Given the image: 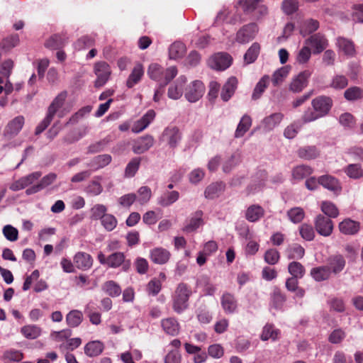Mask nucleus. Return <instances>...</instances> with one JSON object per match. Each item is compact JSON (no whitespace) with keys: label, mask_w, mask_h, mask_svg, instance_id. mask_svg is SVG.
<instances>
[{"label":"nucleus","mask_w":363,"mask_h":363,"mask_svg":"<svg viewBox=\"0 0 363 363\" xmlns=\"http://www.w3.org/2000/svg\"><path fill=\"white\" fill-rule=\"evenodd\" d=\"M286 300V294L279 286H274L269 294V306L277 311H284Z\"/></svg>","instance_id":"nucleus-9"},{"label":"nucleus","mask_w":363,"mask_h":363,"mask_svg":"<svg viewBox=\"0 0 363 363\" xmlns=\"http://www.w3.org/2000/svg\"><path fill=\"white\" fill-rule=\"evenodd\" d=\"M321 211L330 218H336L339 215V211L336 206L331 201H325L321 203Z\"/></svg>","instance_id":"nucleus-58"},{"label":"nucleus","mask_w":363,"mask_h":363,"mask_svg":"<svg viewBox=\"0 0 363 363\" xmlns=\"http://www.w3.org/2000/svg\"><path fill=\"white\" fill-rule=\"evenodd\" d=\"M102 177L101 176L94 177L89 183L85 189L86 194L91 196H98L103 191V187L100 183Z\"/></svg>","instance_id":"nucleus-46"},{"label":"nucleus","mask_w":363,"mask_h":363,"mask_svg":"<svg viewBox=\"0 0 363 363\" xmlns=\"http://www.w3.org/2000/svg\"><path fill=\"white\" fill-rule=\"evenodd\" d=\"M73 262L77 269L86 271L91 268L94 259L91 255L84 252H78L74 255Z\"/></svg>","instance_id":"nucleus-18"},{"label":"nucleus","mask_w":363,"mask_h":363,"mask_svg":"<svg viewBox=\"0 0 363 363\" xmlns=\"http://www.w3.org/2000/svg\"><path fill=\"white\" fill-rule=\"evenodd\" d=\"M262 0H245L240 1L239 4L242 6L243 11L247 13L255 12L256 17L261 18L267 13V8L264 5H259Z\"/></svg>","instance_id":"nucleus-17"},{"label":"nucleus","mask_w":363,"mask_h":363,"mask_svg":"<svg viewBox=\"0 0 363 363\" xmlns=\"http://www.w3.org/2000/svg\"><path fill=\"white\" fill-rule=\"evenodd\" d=\"M112 157L110 155H99L93 157L86 163V167H90L92 170L96 171L104 168L111 163Z\"/></svg>","instance_id":"nucleus-28"},{"label":"nucleus","mask_w":363,"mask_h":363,"mask_svg":"<svg viewBox=\"0 0 363 363\" xmlns=\"http://www.w3.org/2000/svg\"><path fill=\"white\" fill-rule=\"evenodd\" d=\"M298 156L303 160H313L319 155V150L315 146H305L297 151Z\"/></svg>","instance_id":"nucleus-44"},{"label":"nucleus","mask_w":363,"mask_h":363,"mask_svg":"<svg viewBox=\"0 0 363 363\" xmlns=\"http://www.w3.org/2000/svg\"><path fill=\"white\" fill-rule=\"evenodd\" d=\"M21 333L28 339H35L40 335V328L36 325H26L21 328Z\"/></svg>","instance_id":"nucleus-60"},{"label":"nucleus","mask_w":363,"mask_h":363,"mask_svg":"<svg viewBox=\"0 0 363 363\" xmlns=\"http://www.w3.org/2000/svg\"><path fill=\"white\" fill-rule=\"evenodd\" d=\"M25 123V118L23 116H18L10 121L5 126L4 135L8 139L16 137L21 130Z\"/></svg>","instance_id":"nucleus-10"},{"label":"nucleus","mask_w":363,"mask_h":363,"mask_svg":"<svg viewBox=\"0 0 363 363\" xmlns=\"http://www.w3.org/2000/svg\"><path fill=\"white\" fill-rule=\"evenodd\" d=\"M319 184L335 195L340 194L342 191V185L340 180L330 174L320 176Z\"/></svg>","instance_id":"nucleus-14"},{"label":"nucleus","mask_w":363,"mask_h":363,"mask_svg":"<svg viewBox=\"0 0 363 363\" xmlns=\"http://www.w3.org/2000/svg\"><path fill=\"white\" fill-rule=\"evenodd\" d=\"M205 86L203 82L195 80L186 88L184 96L188 101L195 103L203 96Z\"/></svg>","instance_id":"nucleus-8"},{"label":"nucleus","mask_w":363,"mask_h":363,"mask_svg":"<svg viewBox=\"0 0 363 363\" xmlns=\"http://www.w3.org/2000/svg\"><path fill=\"white\" fill-rule=\"evenodd\" d=\"M299 233L301 238L307 241H311L314 239L315 231L311 225L303 223L299 227Z\"/></svg>","instance_id":"nucleus-63"},{"label":"nucleus","mask_w":363,"mask_h":363,"mask_svg":"<svg viewBox=\"0 0 363 363\" xmlns=\"http://www.w3.org/2000/svg\"><path fill=\"white\" fill-rule=\"evenodd\" d=\"M279 330L275 329L272 324H267L262 330L260 338L263 341L272 339L273 341L279 338Z\"/></svg>","instance_id":"nucleus-49"},{"label":"nucleus","mask_w":363,"mask_h":363,"mask_svg":"<svg viewBox=\"0 0 363 363\" xmlns=\"http://www.w3.org/2000/svg\"><path fill=\"white\" fill-rule=\"evenodd\" d=\"M337 45L340 50L349 57H353L356 53L354 43L350 39L339 37L337 39Z\"/></svg>","instance_id":"nucleus-35"},{"label":"nucleus","mask_w":363,"mask_h":363,"mask_svg":"<svg viewBox=\"0 0 363 363\" xmlns=\"http://www.w3.org/2000/svg\"><path fill=\"white\" fill-rule=\"evenodd\" d=\"M154 141L153 137L150 135L140 137L134 141L132 150L135 154H143L153 145Z\"/></svg>","instance_id":"nucleus-19"},{"label":"nucleus","mask_w":363,"mask_h":363,"mask_svg":"<svg viewBox=\"0 0 363 363\" xmlns=\"http://www.w3.org/2000/svg\"><path fill=\"white\" fill-rule=\"evenodd\" d=\"M319 28V22L317 20L314 19H308L305 21L301 28H300V33L303 37L309 35L315 30H317Z\"/></svg>","instance_id":"nucleus-52"},{"label":"nucleus","mask_w":363,"mask_h":363,"mask_svg":"<svg viewBox=\"0 0 363 363\" xmlns=\"http://www.w3.org/2000/svg\"><path fill=\"white\" fill-rule=\"evenodd\" d=\"M251 125H252L251 117L247 114L244 115L241 118V119L237 126V128L235 132V138H238L242 137L250 129V128L251 127Z\"/></svg>","instance_id":"nucleus-40"},{"label":"nucleus","mask_w":363,"mask_h":363,"mask_svg":"<svg viewBox=\"0 0 363 363\" xmlns=\"http://www.w3.org/2000/svg\"><path fill=\"white\" fill-rule=\"evenodd\" d=\"M101 223L106 230L111 232L116 228L118 220L113 215L106 213L101 220Z\"/></svg>","instance_id":"nucleus-61"},{"label":"nucleus","mask_w":363,"mask_h":363,"mask_svg":"<svg viewBox=\"0 0 363 363\" xmlns=\"http://www.w3.org/2000/svg\"><path fill=\"white\" fill-rule=\"evenodd\" d=\"M264 209L258 204L250 205L245 211V217L247 220L251 223H255L264 217Z\"/></svg>","instance_id":"nucleus-27"},{"label":"nucleus","mask_w":363,"mask_h":363,"mask_svg":"<svg viewBox=\"0 0 363 363\" xmlns=\"http://www.w3.org/2000/svg\"><path fill=\"white\" fill-rule=\"evenodd\" d=\"M66 96L67 92L62 91L53 99L48 106L46 116L35 128L36 135L42 133L50 125L57 111L63 106Z\"/></svg>","instance_id":"nucleus-3"},{"label":"nucleus","mask_w":363,"mask_h":363,"mask_svg":"<svg viewBox=\"0 0 363 363\" xmlns=\"http://www.w3.org/2000/svg\"><path fill=\"white\" fill-rule=\"evenodd\" d=\"M171 253L165 248L157 247L150 251V259L157 264H164L170 259Z\"/></svg>","instance_id":"nucleus-20"},{"label":"nucleus","mask_w":363,"mask_h":363,"mask_svg":"<svg viewBox=\"0 0 363 363\" xmlns=\"http://www.w3.org/2000/svg\"><path fill=\"white\" fill-rule=\"evenodd\" d=\"M91 220H101L106 214L107 208L104 204H96L91 208Z\"/></svg>","instance_id":"nucleus-62"},{"label":"nucleus","mask_w":363,"mask_h":363,"mask_svg":"<svg viewBox=\"0 0 363 363\" xmlns=\"http://www.w3.org/2000/svg\"><path fill=\"white\" fill-rule=\"evenodd\" d=\"M94 74L96 75L94 86L96 88H100L105 85L108 81L111 74V67L106 62H97L94 65Z\"/></svg>","instance_id":"nucleus-5"},{"label":"nucleus","mask_w":363,"mask_h":363,"mask_svg":"<svg viewBox=\"0 0 363 363\" xmlns=\"http://www.w3.org/2000/svg\"><path fill=\"white\" fill-rule=\"evenodd\" d=\"M97 259L101 264L113 269L121 267L123 272H128L131 267V261L126 259L122 252H113L107 257L102 252H99Z\"/></svg>","instance_id":"nucleus-1"},{"label":"nucleus","mask_w":363,"mask_h":363,"mask_svg":"<svg viewBox=\"0 0 363 363\" xmlns=\"http://www.w3.org/2000/svg\"><path fill=\"white\" fill-rule=\"evenodd\" d=\"M298 278L289 277L285 282V287L287 291L295 294L294 298H302L306 294L305 289L298 286Z\"/></svg>","instance_id":"nucleus-32"},{"label":"nucleus","mask_w":363,"mask_h":363,"mask_svg":"<svg viewBox=\"0 0 363 363\" xmlns=\"http://www.w3.org/2000/svg\"><path fill=\"white\" fill-rule=\"evenodd\" d=\"M359 228V223L350 218H346L339 224L340 231L345 235H354L358 233Z\"/></svg>","instance_id":"nucleus-30"},{"label":"nucleus","mask_w":363,"mask_h":363,"mask_svg":"<svg viewBox=\"0 0 363 363\" xmlns=\"http://www.w3.org/2000/svg\"><path fill=\"white\" fill-rule=\"evenodd\" d=\"M161 325L164 331L172 336H176L180 330V325L177 320L174 318H167L163 319Z\"/></svg>","instance_id":"nucleus-33"},{"label":"nucleus","mask_w":363,"mask_h":363,"mask_svg":"<svg viewBox=\"0 0 363 363\" xmlns=\"http://www.w3.org/2000/svg\"><path fill=\"white\" fill-rule=\"evenodd\" d=\"M258 30V26L255 23L244 25L236 33L235 41L239 44H246L255 38Z\"/></svg>","instance_id":"nucleus-6"},{"label":"nucleus","mask_w":363,"mask_h":363,"mask_svg":"<svg viewBox=\"0 0 363 363\" xmlns=\"http://www.w3.org/2000/svg\"><path fill=\"white\" fill-rule=\"evenodd\" d=\"M186 52L185 45L179 41L173 43L169 48V55L170 59L177 60L182 58Z\"/></svg>","instance_id":"nucleus-43"},{"label":"nucleus","mask_w":363,"mask_h":363,"mask_svg":"<svg viewBox=\"0 0 363 363\" xmlns=\"http://www.w3.org/2000/svg\"><path fill=\"white\" fill-rule=\"evenodd\" d=\"M186 82L185 76H180L168 89V97L177 100L179 99L184 92V86Z\"/></svg>","instance_id":"nucleus-24"},{"label":"nucleus","mask_w":363,"mask_h":363,"mask_svg":"<svg viewBox=\"0 0 363 363\" xmlns=\"http://www.w3.org/2000/svg\"><path fill=\"white\" fill-rule=\"evenodd\" d=\"M83 320L82 313L78 310H72L66 315L67 325L71 328L79 326Z\"/></svg>","instance_id":"nucleus-51"},{"label":"nucleus","mask_w":363,"mask_h":363,"mask_svg":"<svg viewBox=\"0 0 363 363\" xmlns=\"http://www.w3.org/2000/svg\"><path fill=\"white\" fill-rule=\"evenodd\" d=\"M284 118L281 113H274L266 116L261 122V125L265 132H269L274 130L279 125Z\"/></svg>","instance_id":"nucleus-23"},{"label":"nucleus","mask_w":363,"mask_h":363,"mask_svg":"<svg viewBox=\"0 0 363 363\" xmlns=\"http://www.w3.org/2000/svg\"><path fill=\"white\" fill-rule=\"evenodd\" d=\"M238 81L235 77H230L223 84L221 92L220 98L224 102L228 101L234 95L238 88Z\"/></svg>","instance_id":"nucleus-21"},{"label":"nucleus","mask_w":363,"mask_h":363,"mask_svg":"<svg viewBox=\"0 0 363 363\" xmlns=\"http://www.w3.org/2000/svg\"><path fill=\"white\" fill-rule=\"evenodd\" d=\"M305 44L313 48V53L318 55L322 52L328 45L326 38L320 33L311 35L306 40Z\"/></svg>","instance_id":"nucleus-13"},{"label":"nucleus","mask_w":363,"mask_h":363,"mask_svg":"<svg viewBox=\"0 0 363 363\" xmlns=\"http://www.w3.org/2000/svg\"><path fill=\"white\" fill-rule=\"evenodd\" d=\"M288 272L291 275V277L302 279L306 273V269L301 263L293 261L288 265Z\"/></svg>","instance_id":"nucleus-50"},{"label":"nucleus","mask_w":363,"mask_h":363,"mask_svg":"<svg viewBox=\"0 0 363 363\" xmlns=\"http://www.w3.org/2000/svg\"><path fill=\"white\" fill-rule=\"evenodd\" d=\"M344 97L348 101H355L363 99V89L359 86H351L344 92Z\"/></svg>","instance_id":"nucleus-48"},{"label":"nucleus","mask_w":363,"mask_h":363,"mask_svg":"<svg viewBox=\"0 0 363 363\" xmlns=\"http://www.w3.org/2000/svg\"><path fill=\"white\" fill-rule=\"evenodd\" d=\"M286 214L290 221L294 223H301L305 217V212L301 207L291 208Z\"/></svg>","instance_id":"nucleus-57"},{"label":"nucleus","mask_w":363,"mask_h":363,"mask_svg":"<svg viewBox=\"0 0 363 363\" xmlns=\"http://www.w3.org/2000/svg\"><path fill=\"white\" fill-rule=\"evenodd\" d=\"M143 74H144L143 67L140 63H138L134 67L131 73L130 74V75L126 81V86L130 89L133 88L135 84H137L141 80Z\"/></svg>","instance_id":"nucleus-34"},{"label":"nucleus","mask_w":363,"mask_h":363,"mask_svg":"<svg viewBox=\"0 0 363 363\" xmlns=\"http://www.w3.org/2000/svg\"><path fill=\"white\" fill-rule=\"evenodd\" d=\"M327 263L326 267L330 269V274H337L344 269L346 261L342 255L337 254L330 256L327 259Z\"/></svg>","instance_id":"nucleus-22"},{"label":"nucleus","mask_w":363,"mask_h":363,"mask_svg":"<svg viewBox=\"0 0 363 363\" xmlns=\"http://www.w3.org/2000/svg\"><path fill=\"white\" fill-rule=\"evenodd\" d=\"M233 62L232 57L226 52H218L210 60V66L217 70H225L228 68Z\"/></svg>","instance_id":"nucleus-15"},{"label":"nucleus","mask_w":363,"mask_h":363,"mask_svg":"<svg viewBox=\"0 0 363 363\" xmlns=\"http://www.w3.org/2000/svg\"><path fill=\"white\" fill-rule=\"evenodd\" d=\"M344 172L353 179H358L363 177V169L359 164H348L344 168Z\"/></svg>","instance_id":"nucleus-53"},{"label":"nucleus","mask_w":363,"mask_h":363,"mask_svg":"<svg viewBox=\"0 0 363 363\" xmlns=\"http://www.w3.org/2000/svg\"><path fill=\"white\" fill-rule=\"evenodd\" d=\"M177 74V69L174 66L164 69L160 65L152 63L150 65L147 69V75L149 77L163 86H167Z\"/></svg>","instance_id":"nucleus-2"},{"label":"nucleus","mask_w":363,"mask_h":363,"mask_svg":"<svg viewBox=\"0 0 363 363\" xmlns=\"http://www.w3.org/2000/svg\"><path fill=\"white\" fill-rule=\"evenodd\" d=\"M311 72L306 69L294 77L289 84V90L294 93L301 92L308 84Z\"/></svg>","instance_id":"nucleus-11"},{"label":"nucleus","mask_w":363,"mask_h":363,"mask_svg":"<svg viewBox=\"0 0 363 363\" xmlns=\"http://www.w3.org/2000/svg\"><path fill=\"white\" fill-rule=\"evenodd\" d=\"M221 306L227 314L234 313L238 308V303L233 294L225 292L220 298Z\"/></svg>","instance_id":"nucleus-25"},{"label":"nucleus","mask_w":363,"mask_h":363,"mask_svg":"<svg viewBox=\"0 0 363 363\" xmlns=\"http://www.w3.org/2000/svg\"><path fill=\"white\" fill-rule=\"evenodd\" d=\"M347 84L348 79L345 76L337 74L333 77L330 86L335 89H343Z\"/></svg>","instance_id":"nucleus-64"},{"label":"nucleus","mask_w":363,"mask_h":363,"mask_svg":"<svg viewBox=\"0 0 363 363\" xmlns=\"http://www.w3.org/2000/svg\"><path fill=\"white\" fill-rule=\"evenodd\" d=\"M270 77L269 75H264L259 81L257 83L252 94V99L253 100H257L260 98L262 94L265 91V89L267 87L269 83Z\"/></svg>","instance_id":"nucleus-45"},{"label":"nucleus","mask_w":363,"mask_h":363,"mask_svg":"<svg viewBox=\"0 0 363 363\" xmlns=\"http://www.w3.org/2000/svg\"><path fill=\"white\" fill-rule=\"evenodd\" d=\"M102 289L111 297L120 296L122 291L119 284L112 280L106 281L102 286Z\"/></svg>","instance_id":"nucleus-54"},{"label":"nucleus","mask_w":363,"mask_h":363,"mask_svg":"<svg viewBox=\"0 0 363 363\" xmlns=\"http://www.w3.org/2000/svg\"><path fill=\"white\" fill-rule=\"evenodd\" d=\"M67 43L65 36L60 34H55L46 40L45 46L51 50H60Z\"/></svg>","instance_id":"nucleus-37"},{"label":"nucleus","mask_w":363,"mask_h":363,"mask_svg":"<svg viewBox=\"0 0 363 363\" xmlns=\"http://www.w3.org/2000/svg\"><path fill=\"white\" fill-rule=\"evenodd\" d=\"M179 198V193L177 191H165L158 199L157 203L162 207H167Z\"/></svg>","instance_id":"nucleus-36"},{"label":"nucleus","mask_w":363,"mask_h":363,"mask_svg":"<svg viewBox=\"0 0 363 363\" xmlns=\"http://www.w3.org/2000/svg\"><path fill=\"white\" fill-rule=\"evenodd\" d=\"M315 228L320 235L328 237L333 233V223L328 217L319 214L315 219Z\"/></svg>","instance_id":"nucleus-12"},{"label":"nucleus","mask_w":363,"mask_h":363,"mask_svg":"<svg viewBox=\"0 0 363 363\" xmlns=\"http://www.w3.org/2000/svg\"><path fill=\"white\" fill-rule=\"evenodd\" d=\"M311 105L318 114L323 118L329 113L333 107V101L330 96L322 95L314 98L311 101Z\"/></svg>","instance_id":"nucleus-7"},{"label":"nucleus","mask_w":363,"mask_h":363,"mask_svg":"<svg viewBox=\"0 0 363 363\" xmlns=\"http://www.w3.org/2000/svg\"><path fill=\"white\" fill-rule=\"evenodd\" d=\"M286 254L289 259H300L303 257L305 250L301 245L293 243L287 247Z\"/></svg>","instance_id":"nucleus-38"},{"label":"nucleus","mask_w":363,"mask_h":363,"mask_svg":"<svg viewBox=\"0 0 363 363\" xmlns=\"http://www.w3.org/2000/svg\"><path fill=\"white\" fill-rule=\"evenodd\" d=\"M155 117V112L152 109L148 110L139 120H138L133 125L132 130L134 133H138L145 130L150 123L154 120Z\"/></svg>","instance_id":"nucleus-26"},{"label":"nucleus","mask_w":363,"mask_h":363,"mask_svg":"<svg viewBox=\"0 0 363 363\" xmlns=\"http://www.w3.org/2000/svg\"><path fill=\"white\" fill-rule=\"evenodd\" d=\"M330 269L325 266L313 267L311 270V276L316 281L328 280L330 277Z\"/></svg>","instance_id":"nucleus-39"},{"label":"nucleus","mask_w":363,"mask_h":363,"mask_svg":"<svg viewBox=\"0 0 363 363\" xmlns=\"http://www.w3.org/2000/svg\"><path fill=\"white\" fill-rule=\"evenodd\" d=\"M225 184L223 182H216L209 184L205 189L204 196L208 199L218 198L225 191Z\"/></svg>","instance_id":"nucleus-29"},{"label":"nucleus","mask_w":363,"mask_h":363,"mask_svg":"<svg viewBox=\"0 0 363 363\" xmlns=\"http://www.w3.org/2000/svg\"><path fill=\"white\" fill-rule=\"evenodd\" d=\"M202 216L203 212L201 211H196L187 223L184 226L182 229L183 231L189 233L196 230L203 223Z\"/></svg>","instance_id":"nucleus-31"},{"label":"nucleus","mask_w":363,"mask_h":363,"mask_svg":"<svg viewBox=\"0 0 363 363\" xmlns=\"http://www.w3.org/2000/svg\"><path fill=\"white\" fill-rule=\"evenodd\" d=\"M191 295V290L184 283L178 284L172 297V308L178 314L184 312L189 306V299Z\"/></svg>","instance_id":"nucleus-4"},{"label":"nucleus","mask_w":363,"mask_h":363,"mask_svg":"<svg viewBox=\"0 0 363 363\" xmlns=\"http://www.w3.org/2000/svg\"><path fill=\"white\" fill-rule=\"evenodd\" d=\"M140 157L133 158L126 165L125 176L130 178L134 177L140 167Z\"/></svg>","instance_id":"nucleus-59"},{"label":"nucleus","mask_w":363,"mask_h":363,"mask_svg":"<svg viewBox=\"0 0 363 363\" xmlns=\"http://www.w3.org/2000/svg\"><path fill=\"white\" fill-rule=\"evenodd\" d=\"M313 172V170L310 166L301 164L293 169L292 177L294 179L300 181L309 177Z\"/></svg>","instance_id":"nucleus-42"},{"label":"nucleus","mask_w":363,"mask_h":363,"mask_svg":"<svg viewBox=\"0 0 363 363\" xmlns=\"http://www.w3.org/2000/svg\"><path fill=\"white\" fill-rule=\"evenodd\" d=\"M104 350V344L100 341H91L84 346V353L89 357H96Z\"/></svg>","instance_id":"nucleus-41"},{"label":"nucleus","mask_w":363,"mask_h":363,"mask_svg":"<svg viewBox=\"0 0 363 363\" xmlns=\"http://www.w3.org/2000/svg\"><path fill=\"white\" fill-rule=\"evenodd\" d=\"M182 139L179 129L176 126L167 127L162 135L161 140L167 143L171 148H175Z\"/></svg>","instance_id":"nucleus-16"},{"label":"nucleus","mask_w":363,"mask_h":363,"mask_svg":"<svg viewBox=\"0 0 363 363\" xmlns=\"http://www.w3.org/2000/svg\"><path fill=\"white\" fill-rule=\"evenodd\" d=\"M241 162V155L239 152L233 153L223 164V171L229 173L234 167Z\"/></svg>","instance_id":"nucleus-56"},{"label":"nucleus","mask_w":363,"mask_h":363,"mask_svg":"<svg viewBox=\"0 0 363 363\" xmlns=\"http://www.w3.org/2000/svg\"><path fill=\"white\" fill-rule=\"evenodd\" d=\"M260 52V45L258 43H254L247 49L244 55V62L246 65L253 63L258 57Z\"/></svg>","instance_id":"nucleus-47"},{"label":"nucleus","mask_w":363,"mask_h":363,"mask_svg":"<svg viewBox=\"0 0 363 363\" xmlns=\"http://www.w3.org/2000/svg\"><path fill=\"white\" fill-rule=\"evenodd\" d=\"M290 67L289 66L282 67L277 69L272 74V82L274 86L281 84L284 79L288 76Z\"/></svg>","instance_id":"nucleus-55"}]
</instances>
